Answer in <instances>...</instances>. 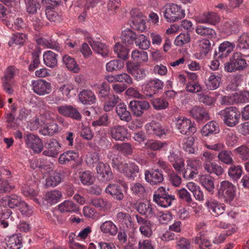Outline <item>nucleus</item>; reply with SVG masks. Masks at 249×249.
<instances>
[{
	"label": "nucleus",
	"mask_w": 249,
	"mask_h": 249,
	"mask_svg": "<svg viewBox=\"0 0 249 249\" xmlns=\"http://www.w3.org/2000/svg\"><path fill=\"white\" fill-rule=\"evenodd\" d=\"M224 124L230 127H233L239 123L241 113L235 107H226L219 112Z\"/></svg>",
	"instance_id": "f257e3e1"
},
{
	"label": "nucleus",
	"mask_w": 249,
	"mask_h": 249,
	"mask_svg": "<svg viewBox=\"0 0 249 249\" xmlns=\"http://www.w3.org/2000/svg\"><path fill=\"white\" fill-rule=\"evenodd\" d=\"M247 66L244 55L239 52L234 53L230 61L225 64L224 70L228 72L244 70Z\"/></svg>",
	"instance_id": "f03ea898"
},
{
	"label": "nucleus",
	"mask_w": 249,
	"mask_h": 249,
	"mask_svg": "<svg viewBox=\"0 0 249 249\" xmlns=\"http://www.w3.org/2000/svg\"><path fill=\"white\" fill-rule=\"evenodd\" d=\"M185 13L180 6L175 3L166 5L164 17L167 21L174 22L185 17Z\"/></svg>",
	"instance_id": "7ed1b4c3"
},
{
	"label": "nucleus",
	"mask_w": 249,
	"mask_h": 249,
	"mask_svg": "<svg viewBox=\"0 0 249 249\" xmlns=\"http://www.w3.org/2000/svg\"><path fill=\"white\" fill-rule=\"evenodd\" d=\"M175 199V196L169 195L163 187L159 188L153 196V201L158 205L164 208L171 206L172 201Z\"/></svg>",
	"instance_id": "20e7f679"
},
{
	"label": "nucleus",
	"mask_w": 249,
	"mask_h": 249,
	"mask_svg": "<svg viewBox=\"0 0 249 249\" xmlns=\"http://www.w3.org/2000/svg\"><path fill=\"white\" fill-rule=\"evenodd\" d=\"M163 86V82L159 79H151L142 85V90L146 96L151 97L159 90L162 89Z\"/></svg>",
	"instance_id": "39448f33"
},
{
	"label": "nucleus",
	"mask_w": 249,
	"mask_h": 249,
	"mask_svg": "<svg viewBox=\"0 0 249 249\" xmlns=\"http://www.w3.org/2000/svg\"><path fill=\"white\" fill-rule=\"evenodd\" d=\"M236 188L228 180L222 181L218 189V194L223 196L226 201L231 202L235 196Z\"/></svg>",
	"instance_id": "423d86ee"
},
{
	"label": "nucleus",
	"mask_w": 249,
	"mask_h": 249,
	"mask_svg": "<svg viewBox=\"0 0 249 249\" xmlns=\"http://www.w3.org/2000/svg\"><path fill=\"white\" fill-rule=\"evenodd\" d=\"M129 108L133 116L140 117L142 116L145 111L150 107L149 103L145 100L131 101L129 104Z\"/></svg>",
	"instance_id": "0eeeda50"
},
{
	"label": "nucleus",
	"mask_w": 249,
	"mask_h": 249,
	"mask_svg": "<svg viewBox=\"0 0 249 249\" xmlns=\"http://www.w3.org/2000/svg\"><path fill=\"white\" fill-rule=\"evenodd\" d=\"M176 127L180 133L187 136L191 135L196 131L190 120L185 117H180L177 119Z\"/></svg>",
	"instance_id": "6e6552de"
},
{
	"label": "nucleus",
	"mask_w": 249,
	"mask_h": 249,
	"mask_svg": "<svg viewBox=\"0 0 249 249\" xmlns=\"http://www.w3.org/2000/svg\"><path fill=\"white\" fill-rule=\"evenodd\" d=\"M144 177L146 181L151 185H158L164 179L162 171L158 169L145 170Z\"/></svg>",
	"instance_id": "1a4fd4ad"
},
{
	"label": "nucleus",
	"mask_w": 249,
	"mask_h": 249,
	"mask_svg": "<svg viewBox=\"0 0 249 249\" xmlns=\"http://www.w3.org/2000/svg\"><path fill=\"white\" fill-rule=\"evenodd\" d=\"M57 111L61 115L70 117L76 121H80L82 116L77 109L71 105H64L57 107Z\"/></svg>",
	"instance_id": "9d476101"
},
{
	"label": "nucleus",
	"mask_w": 249,
	"mask_h": 249,
	"mask_svg": "<svg viewBox=\"0 0 249 249\" xmlns=\"http://www.w3.org/2000/svg\"><path fill=\"white\" fill-rule=\"evenodd\" d=\"M216 36L214 30L203 26V54H208L212 49L211 41Z\"/></svg>",
	"instance_id": "9b49d317"
},
{
	"label": "nucleus",
	"mask_w": 249,
	"mask_h": 249,
	"mask_svg": "<svg viewBox=\"0 0 249 249\" xmlns=\"http://www.w3.org/2000/svg\"><path fill=\"white\" fill-rule=\"evenodd\" d=\"M34 91L39 95L49 94L51 91V84L43 79L33 81L32 82Z\"/></svg>",
	"instance_id": "f8f14e48"
},
{
	"label": "nucleus",
	"mask_w": 249,
	"mask_h": 249,
	"mask_svg": "<svg viewBox=\"0 0 249 249\" xmlns=\"http://www.w3.org/2000/svg\"><path fill=\"white\" fill-rule=\"evenodd\" d=\"M25 141L28 147L36 153H39L43 150V144L37 136L30 133L24 137Z\"/></svg>",
	"instance_id": "ddd939ff"
},
{
	"label": "nucleus",
	"mask_w": 249,
	"mask_h": 249,
	"mask_svg": "<svg viewBox=\"0 0 249 249\" xmlns=\"http://www.w3.org/2000/svg\"><path fill=\"white\" fill-rule=\"evenodd\" d=\"M136 210L140 213L145 215L148 218L158 215L156 213V207L152 205L149 202L139 203L136 207Z\"/></svg>",
	"instance_id": "4468645a"
},
{
	"label": "nucleus",
	"mask_w": 249,
	"mask_h": 249,
	"mask_svg": "<svg viewBox=\"0 0 249 249\" xmlns=\"http://www.w3.org/2000/svg\"><path fill=\"white\" fill-rule=\"evenodd\" d=\"M224 102L227 104H233L236 103H245L249 101V92L244 91L240 93H233L231 95L224 96Z\"/></svg>",
	"instance_id": "2eb2a0df"
},
{
	"label": "nucleus",
	"mask_w": 249,
	"mask_h": 249,
	"mask_svg": "<svg viewBox=\"0 0 249 249\" xmlns=\"http://www.w3.org/2000/svg\"><path fill=\"white\" fill-rule=\"evenodd\" d=\"M110 131L112 138L116 141H124L128 133L127 129L124 126L120 125L111 127Z\"/></svg>",
	"instance_id": "dca6fc26"
},
{
	"label": "nucleus",
	"mask_w": 249,
	"mask_h": 249,
	"mask_svg": "<svg viewBox=\"0 0 249 249\" xmlns=\"http://www.w3.org/2000/svg\"><path fill=\"white\" fill-rule=\"evenodd\" d=\"M122 173L129 179L133 180L139 173V168L138 165L134 162L124 163Z\"/></svg>",
	"instance_id": "f3484780"
},
{
	"label": "nucleus",
	"mask_w": 249,
	"mask_h": 249,
	"mask_svg": "<svg viewBox=\"0 0 249 249\" xmlns=\"http://www.w3.org/2000/svg\"><path fill=\"white\" fill-rule=\"evenodd\" d=\"M145 129L148 134L156 135L160 137L165 135V130L163 129L159 123L152 121L147 123L145 126Z\"/></svg>",
	"instance_id": "a211bd4d"
},
{
	"label": "nucleus",
	"mask_w": 249,
	"mask_h": 249,
	"mask_svg": "<svg viewBox=\"0 0 249 249\" xmlns=\"http://www.w3.org/2000/svg\"><path fill=\"white\" fill-rule=\"evenodd\" d=\"M97 172L100 177L106 180H110L113 178V174L110 166L102 162L98 163L96 167Z\"/></svg>",
	"instance_id": "6ab92c4d"
},
{
	"label": "nucleus",
	"mask_w": 249,
	"mask_h": 249,
	"mask_svg": "<svg viewBox=\"0 0 249 249\" xmlns=\"http://www.w3.org/2000/svg\"><path fill=\"white\" fill-rule=\"evenodd\" d=\"M115 111L121 121L127 123L131 121V114L127 110L126 106L124 104L120 103L116 107Z\"/></svg>",
	"instance_id": "aec40b11"
},
{
	"label": "nucleus",
	"mask_w": 249,
	"mask_h": 249,
	"mask_svg": "<svg viewBox=\"0 0 249 249\" xmlns=\"http://www.w3.org/2000/svg\"><path fill=\"white\" fill-rule=\"evenodd\" d=\"M198 174L197 162L196 161H187V166L183 173V177L187 179H192L194 175Z\"/></svg>",
	"instance_id": "412c9836"
},
{
	"label": "nucleus",
	"mask_w": 249,
	"mask_h": 249,
	"mask_svg": "<svg viewBox=\"0 0 249 249\" xmlns=\"http://www.w3.org/2000/svg\"><path fill=\"white\" fill-rule=\"evenodd\" d=\"M92 50L103 57L108 55L109 50L107 45L99 41L91 39L89 41Z\"/></svg>",
	"instance_id": "4be33fe9"
},
{
	"label": "nucleus",
	"mask_w": 249,
	"mask_h": 249,
	"mask_svg": "<svg viewBox=\"0 0 249 249\" xmlns=\"http://www.w3.org/2000/svg\"><path fill=\"white\" fill-rule=\"evenodd\" d=\"M105 192L111 195L114 199L121 201L124 198V195L120 187L116 184H110L106 187Z\"/></svg>",
	"instance_id": "5701e85b"
},
{
	"label": "nucleus",
	"mask_w": 249,
	"mask_h": 249,
	"mask_svg": "<svg viewBox=\"0 0 249 249\" xmlns=\"http://www.w3.org/2000/svg\"><path fill=\"white\" fill-rule=\"evenodd\" d=\"M206 205L211 213L216 216L222 214L225 211V205L214 200H209L206 203Z\"/></svg>",
	"instance_id": "b1692460"
},
{
	"label": "nucleus",
	"mask_w": 249,
	"mask_h": 249,
	"mask_svg": "<svg viewBox=\"0 0 249 249\" xmlns=\"http://www.w3.org/2000/svg\"><path fill=\"white\" fill-rule=\"evenodd\" d=\"M80 101L84 105H91L95 103L96 96L92 91L83 89L79 94Z\"/></svg>",
	"instance_id": "393cba45"
},
{
	"label": "nucleus",
	"mask_w": 249,
	"mask_h": 249,
	"mask_svg": "<svg viewBox=\"0 0 249 249\" xmlns=\"http://www.w3.org/2000/svg\"><path fill=\"white\" fill-rule=\"evenodd\" d=\"M117 220L123 225H125L127 229L134 230V223L132 220L130 215L126 213L119 212L116 215Z\"/></svg>",
	"instance_id": "a878e982"
},
{
	"label": "nucleus",
	"mask_w": 249,
	"mask_h": 249,
	"mask_svg": "<svg viewBox=\"0 0 249 249\" xmlns=\"http://www.w3.org/2000/svg\"><path fill=\"white\" fill-rule=\"evenodd\" d=\"M58 209L61 213H72L79 211L78 206L71 200H65L58 205Z\"/></svg>",
	"instance_id": "bb28decb"
},
{
	"label": "nucleus",
	"mask_w": 249,
	"mask_h": 249,
	"mask_svg": "<svg viewBox=\"0 0 249 249\" xmlns=\"http://www.w3.org/2000/svg\"><path fill=\"white\" fill-rule=\"evenodd\" d=\"M57 54L51 51L45 52L43 54L44 64L48 67L53 68L57 63Z\"/></svg>",
	"instance_id": "cd10ccee"
},
{
	"label": "nucleus",
	"mask_w": 249,
	"mask_h": 249,
	"mask_svg": "<svg viewBox=\"0 0 249 249\" xmlns=\"http://www.w3.org/2000/svg\"><path fill=\"white\" fill-rule=\"evenodd\" d=\"M64 176L62 172H54L46 180V186L47 187H54L62 181Z\"/></svg>",
	"instance_id": "c85d7f7f"
},
{
	"label": "nucleus",
	"mask_w": 249,
	"mask_h": 249,
	"mask_svg": "<svg viewBox=\"0 0 249 249\" xmlns=\"http://www.w3.org/2000/svg\"><path fill=\"white\" fill-rule=\"evenodd\" d=\"M120 101V98L117 95L110 94L105 103L104 110L106 112L112 110Z\"/></svg>",
	"instance_id": "c756f323"
},
{
	"label": "nucleus",
	"mask_w": 249,
	"mask_h": 249,
	"mask_svg": "<svg viewBox=\"0 0 249 249\" xmlns=\"http://www.w3.org/2000/svg\"><path fill=\"white\" fill-rule=\"evenodd\" d=\"M235 44L229 41H224L219 46V53L221 57L227 56L234 49Z\"/></svg>",
	"instance_id": "7c9ffc66"
},
{
	"label": "nucleus",
	"mask_w": 249,
	"mask_h": 249,
	"mask_svg": "<svg viewBox=\"0 0 249 249\" xmlns=\"http://www.w3.org/2000/svg\"><path fill=\"white\" fill-rule=\"evenodd\" d=\"M137 36L136 33L131 30H126L122 32V42L126 45L133 44L137 39Z\"/></svg>",
	"instance_id": "2f4dec72"
},
{
	"label": "nucleus",
	"mask_w": 249,
	"mask_h": 249,
	"mask_svg": "<svg viewBox=\"0 0 249 249\" xmlns=\"http://www.w3.org/2000/svg\"><path fill=\"white\" fill-rule=\"evenodd\" d=\"M101 231L105 233H108L113 236L117 234L118 229L111 221H107L102 223L100 226Z\"/></svg>",
	"instance_id": "473e14b6"
},
{
	"label": "nucleus",
	"mask_w": 249,
	"mask_h": 249,
	"mask_svg": "<svg viewBox=\"0 0 249 249\" xmlns=\"http://www.w3.org/2000/svg\"><path fill=\"white\" fill-rule=\"evenodd\" d=\"M22 237L18 234L10 236L7 242V246L10 249H19L22 246Z\"/></svg>",
	"instance_id": "72a5a7b5"
},
{
	"label": "nucleus",
	"mask_w": 249,
	"mask_h": 249,
	"mask_svg": "<svg viewBox=\"0 0 249 249\" xmlns=\"http://www.w3.org/2000/svg\"><path fill=\"white\" fill-rule=\"evenodd\" d=\"M167 143L159 141L150 140L146 142L145 146L147 149L153 151L160 150L167 147Z\"/></svg>",
	"instance_id": "f704fd0d"
},
{
	"label": "nucleus",
	"mask_w": 249,
	"mask_h": 249,
	"mask_svg": "<svg viewBox=\"0 0 249 249\" xmlns=\"http://www.w3.org/2000/svg\"><path fill=\"white\" fill-rule=\"evenodd\" d=\"M114 51L119 58L123 60H126L128 58L129 49L120 43H116L114 47Z\"/></svg>",
	"instance_id": "c9c22d12"
},
{
	"label": "nucleus",
	"mask_w": 249,
	"mask_h": 249,
	"mask_svg": "<svg viewBox=\"0 0 249 249\" xmlns=\"http://www.w3.org/2000/svg\"><path fill=\"white\" fill-rule=\"evenodd\" d=\"M79 178L81 183L87 186L92 184L94 180L93 174L89 171H85L80 173Z\"/></svg>",
	"instance_id": "e433bc0d"
},
{
	"label": "nucleus",
	"mask_w": 249,
	"mask_h": 249,
	"mask_svg": "<svg viewBox=\"0 0 249 249\" xmlns=\"http://www.w3.org/2000/svg\"><path fill=\"white\" fill-rule=\"evenodd\" d=\"M219 131L217 124L211 121L203 126V135L208 136L210 134H216Z\"/></svg>",
	"instance_id": "4c0bfd02"
},
{
	"label": "nucleus",
	"mask_w": 249,
	"mask_h": 249,
	"mask_svg": "<svg viewBox=\"0 0 249 249\" xmlns=\"http://www.w3.org/2000/svg\"><path fill=\"white\" fill-rule=\"evenodd\" d=\"M217 157L221 162L226 164L231 165L234 162L231 152L230 151L222 150L218 153Z\"/></svg>",
	"instance_id": "58836bf2"
},
{
	"label": "nucleus",
	"mask_w": 249,
	"mask_h": 249,
	"mask_svg": "<svg viewBox=\"0 0 249 249\" xmlns=\"http://www.w3.org/2000/svg\"><path fill=\"white\" fill-rule=\"evenodd\" d=\"M63 61L68 69L74 72H78L79 68L73 58L68 55H65L63 57Z\"/></svg>",
	"instance_id": "ea45409f"
},
{
	"label": "nucleus",
	"mask_w": 249,
	"mask_h": 249,
	"mask_svg": "<svg viewBox=\"0 0 249 249\" xmlns=\"http://www.w3.org/2000/svg\"><path fill=\"white\" fill-rule=\"evenodd\" d=\"M187 188L193 193L196 200L201 201L202 200V192L201 188L196 183L191 182L187 184Z\"/></svg>",
	"instance_id": "a19ab883"
},
{
	"label": "nucleus",
	"mask_w": 249,
	"mask_h": 249,
	"mask_svg": "<svg viewBox=\"0 0 249 249\" xmlns=\"http://www.w3.org/2000/svg\"><path fill=\"white\" fill-rule=\"evenodd\" d=\"M78 155L73 151H68L60 155L59 158V162L61 164H65L71 160H74L77 159Z\"/></svg>",
	"instance_id": "79ce46f5"
},
{
	"label": "nucleus",
	"mask_w": 249,
	"mask_h": 249,
	"mask_svg": "<svg viewBox=\"0 0 249 249\" xmlns=\"http://www.w3.org/2000/svg\"><path fill=\"white\" fill-rule=\"evenodd\" d=\"M124 67V62L118 59L112 60L106 64V70L112 72L121 70Z\"/></svg>",
	"instance_id": "37998d69"
},
{
	"label": "nucleus",
	"mask_w": 249,
	"mask_h": 249,
	"mask_svg": "<svg viewBox=\"0 0 249 249\" xmlns=\"http://www.w3.org/2000/svg\"><path fill=\"white\" fill-rule=\"evenodd\" d=\"M45 148L54 152V154L57 155L60 149V145L57 140L54 139H51L44 142L43 145Z\"/></svg>",
	"instance_id": "c03bdc74"
},
{
	"label": "nucleus",
	"mask_w": 249,
	"mask_h": 249,
	"mask_svg": "<svg viewBox=\"0 0 249 249\" xmlns=\"http://www.w3.org/2000/svg\"><path fill=\"white\" fill-rule=\"evenodd\" d=\"M61 197V193L56 190L49 192L45 195V198L46 200L51 204L57 203Z\"/></svg>",
	"instance_id": "a18cd8bd"
},
{
	"label": "nucleus",
	"mask_w": 249,
	"mask_h": 249,
	"mask_svg": "<svg viewBox=\"0 0 249 249\" xmlns=\"http://www.w3.org/2000/svg\"><path fill=\"white\" fill-rule=\"evenodd\" d=\"M231 165L229 169L228 175L233 179H238L241 177L242 174V167L239 165Z\"/></svg>",
	"instance_id": "49530a36"
},
{
	"label": "nucleus",
	"mask_w": 249,
	"mask_h": 249,
	"mask_svg": "<svg viewBox=\"0 0 249 249\" xmlns=\"http://www.w3.org/2000/svg\"><path fill=\"white\" fill-rule=\"evenodd\" d=\"M237 47L242 49H247L249 48V33H244L237 40Z\"/></svg>",
	"instance_id": "de8ad7c7"
},
{
	"label": "nucleus",
	"mask_w": 249,
	"mask_h": 249,
	"mask_svg": "<svg viewBox=\"0 0 249 249\" xmlns=\"http://www.w3.org/2000/svg\"><path fill=\"white\" fill-rule=\"evenodd\" d=\"M131 58L137 63L145 62L148 60V54L143 51L134 50L132 52Z\"/></svg>",
	"instance_id": "09e8293b"
},
{
	"label": "nucleus",
	"mask_w": 249,
	"mask_h": 249,
	"mask_svg": "<svg viewBox=\"0 0 249 249\" xmlns=\"http://www.w3.org/2000/svg\"><path fill=\"white\" fill-rule=\"evenodd\" d=\"M219 16L215 13L208 12L203 14V23L215 25L219 21Z\"/></svg>",
	"instance_id": "8fccbe9b"
},
{
	"label": "nucleus",
	"mask_w": 249,
	"mask_h": 249,
	"mask_svg": "<svg viewBox=\"0 0 249 249\" xmlns=\"http://www.w3.org/2000/svg\"><path fill=\"white\" fill-rule=\"evenodd\" d=\"M135 44L140 48L142 50H147L149 48L150 42L145 36L141 34L137 36Z\"/></svg>",
	"instance_id": "3c124183"
},
{
	"label": "nucleus",
	"mask_w": 249,
	"mask_h": 249,
	"mask_svg": "<svg viewBox=\"0 0 249 249\" xmlns=\"http://www.w3.org/2000/svg\"><path fill=\"white\" fill-rule=\"evenodd\" d=\"M233 151L244 160L249 159V148L245 145H241L234 149Z\"/></svg>",
	"instance_id": "603ef678"
},
{
	"label": "nucleus",
	"mask_w": 249,
	"mask_h": 249,
	"mask_svg": "<svg viewBox=\"0 0 249 249\" xmlns=\"http://www.w3.org/2000/svg\"><path fill=\"white\" fill-rule=\"evenodd\" d=\"M132 27L135 30L143 32L146 29L145 20L142 18H134L132 20Z\"/></svg>",
	"instance_id": "864d4df0"
},
{
	"label": "nucleus",
	"mask_w": 249,
	"mask_h": 249,
	"mask_svg": "<svg viewBox=\"0 0 249 249\" xmlns=\"http://www.w3.org/2000/svg\"><path fill=\"white\" fill-rule=\"evenodd\" d=\"M151 103L153 107L156 110L164 109L168 107L169 105L167 101L161 98L153 99Z\"/></svg>",
	"instance_id": "5fc2aeb1"
},
{
	"label": "nucleus",
	"mask_w": 249,
	"mask_h": 249,
	"mask_svg": "<svg viewBox=\"0 0 249 249\" xmlns=\"http://www.w3.org/2000/svg\"><path fill=\"white\" fill-rule=\"evenodd\" d=\"M49 166L50 165H48L46 162L41 159H35L31 161V167L34 169L38 168L40 169L47 170V169L51 168Z\"/></svg>",
	"instance_id": "6e6d98bb"
},
{
	"label": "nucleus",
	"mask_w": 249,
	"mask_h": 249,
	"mask_svg": "<svg viewBox=\"0 0 249 249\" xmlns=\"http://www.w3.org/2000/svg\"><path fill=\"white\" fill-rule=\"evenodd\" d=\"M220 77L215 75H211L206 84L207 88L209 89H214L219 86Z\"/></svg>",
	"instance_id": "4d7b16f0"
},
{
	"label": "nucleus",
	"mask_w": 249,
	"mask_h": 249,
	"mask_svg": "<svg viewBox=\"0 0 249 249\" xmlns=\"http://www.w3.org/2000/svg\"><path fill=\"white\" fill-rule=\"evenodd\" d=\"M58 129L57 124L52 122L49 124L46 127H44L43 129L40 130V132L44 135H53L58 131Z\"/></svg>",
	"instance_id": "13d9d810"
},
{
	"label": "nucleus",
	"mask_w": 249,
	"mask_h": 249,
	"mask_svg": "<svg viewBox=\"0 0 249 249\" xmlns=\"http://www.w3.org/2000/svg\"><path fill=\"white\" fill-rule=\"evenodd\" d=\"M114 148L117 150L127 155L132 153V148L129 143H123L114 145Z\"/></svg>",
	"instance_id": "bf43d9fd"
},
{
	"label": "nucleus",
	"mask_w": 249,
	"mask_h": 249,
	"mask_svg": "<svg viewBox=\"0 0 249 249\" xmlns=\"http://www.w3.org/2000/svg\"><path fill=\"white\" fill-rule=\"evenodd\" d=\"M22 201L20 197L15 195H12L8 197L7 205L10 208L14 209L18 207Z\"/></svg>",
	"instance_id": "052dcab7"
},
{
	"label": "nucleus",
	"mask_w": 249,
	"mask_h": 249,
	"mask_svg": "<svg viewBox=\"0 0 249 249\" xmlns=\"http://www.w3.org/2000/svg\"><path fill=\"white\" fill-rule=\"evenodd\" d=\"M53 8H46L45 9V14L47 18L50 21L57 22L60 21L61 19V15L53 10Z\"/></svg>",
	"instance_id": "680f3d73"
},
{
	"label": "nucleus",
	"mask_w": 249,
	"mask_h": 249,
	"mask_svg": "<svg viewBox=\"0 0 249 249\" xmlns=\"http://www.w3.org/2000/svg\"><path fill=\"white\" fill-rule=\"evenodd\" d=\"M190 41V35L188 33H181L177 36L175 40L177 46H181Z\"/></svg>",
	"instance_id": "e2e57ef3"
},
{
	"label": "nucleus",
	"mask_w": 249,
	"mask_h": 249,
	"mask_svg": "<svg viewBox=\"0 0 249 249\" xmlns=\"http://www.w3.org/2000/svg\"><path fill=\"white\" fill-rule=\"evenodd\" d=\"M40 5L37 0H28L26 3L27 11L30 14H34L36 13Z\"/></svg>",
	"instance_id": "0e129e2a"
},
{
	"label": "nucleus",
	"mask_w": 249,
	"mask_h": 249,
	"mask_svg": "<svg viewBox=\"0 0 249 249\" xmlns=\"http://www.w3.org/2000/svg\"><path fill=\"white\" fill-rule=\"evenodd\" d=\"M37 43L46 48L58 50L59 49L58 44L52 40H48L44 38H40L37 40Z\"/></svg>",
	"instance_id": "69168bd1"
},
{
	"label": "nucleus",
	"mask_w": 249,
	"mask_h": 249,
	"mask_svg": "<svg viewBox=\"0 0 249 249\" xmlns=\"http://www.w3.org/2000/svg\"><path fill=\"white\" fill-rule=\"evenodd\" d=\"M203 187L211 194L213 193L214 185L213 178L209 176H205L203 178Z\"/></svg>",
	"instance_id": "338daca9"
},
{
	"label": "nucleus",
	"mask_w": 249,
	"mask_h": 249,
	"mask_svg": "<svg viewBox=\"0 0 249 249\" xmlns=\"http://www.w3.org/2000/svg\"><path fill=\"white\" fill-rule=\"evenodd\" d=\"M168 179L169 182L176 187L179 186L182 181L180 177L174 171H172L168 174Z\"/></svg>",
	"instance_id": "774afa93"
}]
</instances>
